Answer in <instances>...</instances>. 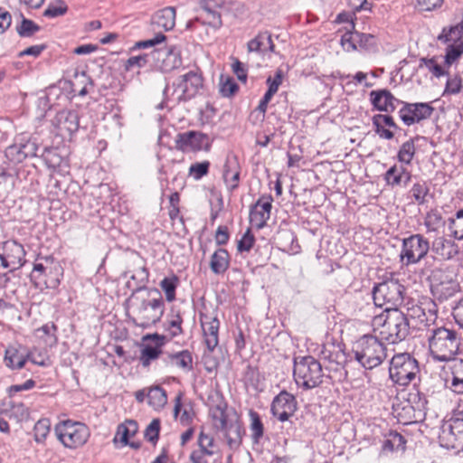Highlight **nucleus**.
Returning <instances> with one entry per match:
<instances>
[{
  "instance_id": "4be33fe9",
  "label": "nucleus",
  "mask_w": 463,
  "mask_h": 463,
  "mask_svg": "<svg viewBox=\"0 0 463 463\" xmlns=\"http://www.w3.org/2000/svg\"><path fill=\"white\" fill-rule=\"evenodd\" d=\"M162 362L165 367H175L184 372H190L193 369V355L188 350L165 353L162 357Z\"/></svg>"
},
{
  "instance_id": "a18cd8bd",
  "label": "nucleus",
  "mask_w": 463,
  "mask_h": 463,
  "mask_svg": "<svg viewBox=\"0 0 463 463\" xmlns=\"http://www.w3.org/2000/svg\"><path fill=\"white\" fill-rule=\"evenodd\" d=\"M5 154L6 158L14 164L22 163L24 159H26L23 152L20 141L18 140V137L15 138V143L9 146L5 149Z\"/></svg>"
},
{
  "instance_id": "a211bd4d",
  "label": "nucleus",
  "mask_w": 463,
  "mask_h": 463,
  "mask_svg": "<svg viewBox=\"0 0 463 463\" xmlns=\"http://www.w3.org/2000/svg\"><path fill=\"white\" fill-rule=\"evenodd\" d=\"M201 8L207 14L208 19L203 24H206L217 30L222 27V11L230 9L228 0H200Z\"/></svg>"
},
{
  "instance_id": "e433bc0d",
  "label": "nucleus",
  "mask_w": 463,
  "mask_h": 463,
  "mask_svg": "<svg viewBox=\"0 0 463 463\" xmlns=\"http://www.w3.org/2000/svg\"><path fill=\"white\" fill-rule=\"evenodd\" d=\"M138 430V426L136 420H128L125 423L119 424L117 430L115 439L119 437L123 445L128 444V439L133 437Z\"/></svg>"
},
{
  "instance_id": "20e7f679",
  "label": "nucleus",
  "mask_w": 463,
  "mask_h": 463,
  "mask_svg": "<svg viewBox=\"0 0 463 463\" xmlns=\"http://www.w3.org/2000/svg\"><path fill=\"white\" fill-rule=\"evenodd\" d=\"M430 283L433 299L439 304L451 300L461 291L457 274L449 267L434 269Z\"/></svg>"
},
{
  "instance_id": "09e8293b",
  "label": "nucleus",
  "mask_w": 463,
  "mask_h": 463,
  "mask_svg": "<svg viewBox=\"0 0 463 463\" xmlns=\"http://www.w3.org/2000/svg\"><path fill=\"white\" fill-rule=\"evenodd\" d=\"M16 31L21 37H30L40 31V26L30 19L23 18Z\"/></svg>"
},
{
  "instance_id": "c9c22d12",
  "label": "nucleus",
  "mask_w": 463,
  "mask_h": 463,
  "mask_svg": "<svg viewBox=\"0 0 463 463\" xmlns=\"http://www.w3.org/2000/svg\"><path fill=\"white\" fill-rule=\"evenodd\" d=\"M463 18L457 24L450 26L449 29L444 28L438 39L443 43L454 42V43L463 41Z\"/></svg>"
},
{
  "instance_id": "bf43d9fd",
  "label": "nucleus",
  "mask_w": 463,
  "mask_h": 463,
  "mask_svg": "<svg viewBox=\"0 0 463 463\" xmlns=\"http://www.w3.org/2000/svg\"><path fill=\"white\" fill-rule=\"evenodd\" d=\"M210 162L203 161L200 163L192 164L189 167V174L195 180L201 179L203 176L206 175L209 172Z\"/></svg>"
},
{
  "instance_id": "ddd939ff",
  "label": "nucleus",
  "mask_w": 463,
  "mask_h": 463,
  "mask_svg": "<svg viewBox=\"0 0 463 463\" xmlns=\"http://www.w3.org/2000/svg\"><path fill=\"white\" fill-rule=\"evenodd\" d=\"M401 104L402 107L399 110V116L406 126H411L430 118L434 111V108L430 103L402 101Z\"/></svg>"
},
{
  "instance_id": "5fc2aeb1",
  "label": "nucleus",
  "mask_w": 463,
  "mask_h": 463,
  "mask_svg": "<svg viewBox=\"0 0 463 463\" xmlns=\"http://www.w3.org/2000/svg\"><path fill=\"white\" fill-rule=\"evenodd\" d=\"M424 310H426V307L423 305V302L420 304H414L407 307V314H405V316L408 317V320H415L417 322L416 326H419V324L420 325L422 318L425 317Z\"/></svg>"
},
{
  "instance_id": "aec40b11",
  "label": "nucleus",
  "mask_w": 463,
  "mask_h": 463,
  "mask_svg": "<svg viewBox=\"0 0 463 463\" xmlns=\"http://www.w3.org/2000/svg\"><path fill=\"white\" fill-rule=\"evenodd\" d=\"M53 124L61 136H65L66 134L71 136L79 129L78 112L75 110H61L56 114Z\"/></svg>"
},
{
  "instance_id": "603ef678",
  "label": "nucleus",
  "mask_w": 463,
  "mask_h": 463,
  "mask_svg": "<svg viewBox=\"0 0 463 463\" xmlns=\"http://www.w3.org/2000/svg\"><path fill=\"white\" fill-rule=\"evenodd\" d=\"M359 33L358 32H346L342 35L341 44L343 48L347 51H354L359 45Z\"/></svg>"
},
{
  "instance_id": "69168bd1",
  "label": "nucleus",
  "mask_w": 463,
  "mask_h": 463,
  "mask_svg": "<svg viewBox=\"0 0 463 463\" xmlns=\"http://www.w3.org/2000/svg\"><path fill=\"white\" fill-rule=\"evenodd\" d=\"M238 90V85L232 78L220 83V92L223 97H231Z\"/></svg>"
},
{
  "instance_id": "79ce46f5",
  "label": "nucleus",
  "mask_w": 463,
  "mask_h": 463,
  "mask_svg": "<svg viewBox=\"0 0 463 463\" xmlns=\"http://www.w3.org/2000/svg\"><path fill=\"white\" fill-rule=\"evenodd\" d=\"M249 417L250 420V429L251 431V438L253 441L257 443L263 436L264 426L257 411L250 410L249 411Z\"/></svg>"
},
{
  "instance_id": "f257e3e1",
  "label": "nucleus",
  "mask_w": 463,
  "mask_h": 463,
  "mask_svg": "<svg viewBox=\"0 0 463 463\" xmlns=\"http://www.w3.org/2000/svg\"><path fill=\"white\" fill-rule=\"evenodd\" d=\"M130 308L129 317L133 324L148 328L161 319L164 314V300L160 292L154 290L146 298L132 296Z\"/></svg>"
},
{
  "instance_id": "8fccbe9b",
  "label": "nucleus",
  "mask_w": 463,
  "mask_h": 463,
  "mask_svg": "<svg viewBox=\"0 0 463 463\" xmlns=\"http://www.w3.org/2000/svg\"><path fill=\"white\" fill-rule=\"evenodd\" d=\"M429 191V186L424 181L415 183L411 189V195L418 204H423L426 202L425 198Z\"/></svg>"
},
{
  "instance_id": "bb28decb",
  "label": "nucleus",
  "mask_w": 463,
  "mask_h": 463,
  "mask_svg": "<svg viewBox=\"0 0 463 463\" xmlns=\"http://www.w3.org/2000/svg\"><path fill=\"white\" fill-rule=\"evenodd\" d=\"M373 125L374 127L375 133L383 139H392L394 137V134L390 129L385 128H398V126L393 120V118L389 115H383V114H377L374 115L372 118Z\"/></svg>"
},
{
  "instance_id": "864d4df0",
  "label": "nucleus",
  "mask_w": 463,
  "mask_h": 463,
  "mask_svg": "<svg viewBox=\"0 0 463 463\" xmlns=\"http://www.w3.org/2000/svg\"><path fill=\"white\" fill-rule=\"evenodd\" d=\"M437 302L434 300H426L423 302V305L426 307V310H424V318H422L420 322V326H427L433 323L437 317Z\"/></svg>"
},
{
  "instance_id": "6ab92c4d",
  "label": "nucleus",
  "mask_w": 463,
  "mask_h": 463,
  "mask_svg": "<svg viewBox=\"0 0 463 463\" xmlns=\"http://www.w3.org/2000/svg\"><path fill=\"white\" fill-rule=\"evenodd\" d=\"M272 201L271 195H263L251 206L250 210V222L257 229H262L267 224L270 217Z\"/></svg>"
},
{
  "instance_id": "0e129e2a",
  "label": "nucleus",
  "mask_w": 463,
  "mask_h": 463,
  "mask_svg": "<svg viewBox=\"0 0 463 463\" xmlns=\"http://www.w3.org/2000/svg\"><path fill=\"white\" fill-rule=\"evenodd\" d=\"M198 444L201 448L203 455H213V452L209 449L213 446V438L210 435L205 434L203 431H201L198 439Z\"/></svg>"
},
{
  "instance_id": "4d7b16f0",
  "label": "nucleus",
  "mask_w": 463,
  "mask_h": 463,
  "mask_svg": "<svg viewBox=\"0 0 463 463\" xmlns=\"http://www.w3.org/2000/svg\"><path fill=\"white\" fill-rule=\"evenodd\" d=\"M462 89V79L458 75H454L449 77L446 82L445 90L443 91V96L449 94L455 95L461 91Z\"/></svg>"
},
{
  "instance_id": "6e6d98bb",
  "label": "nucleus",
  "mask_w": 463,
  "mask_h": 463,
  "mask_svg": "<svg viewBox=\"0 0 463 463\" xmlns=\"http://www.w3.org/2000/svg\"><path fill=\"white\" fill-rule=\"evenodd\" d=\"M42 157L49 168H56L61 163V157L55 149L45 147Z\"/></svg>"
},
{
  "instance_id": "f8f14e48",
  "label": "nucleus",
  "mask_w": 463,
  "mask_h": 463,
  "mask_svg": "<svg viewBox=\"0 0 463 463\" xmlns=\"http://www.w3.org/2000/svg\"><path fill=\"white\" fill-rule=\"evenodd\" d=\"M174 86L176 100H187L194 98L203 88V77L197 71H190L180 76Z\"/></svg>"
},
{
  "instance_id": "9d476101",
  "label": "nucleus",
  "mask_w": 463,
  "mask_h": 463,
  "mask_svg": "<svg viewBox=\"0 0 463 463\" xmlns=\"http://www.w3.org/2000/svg\"><path fill=\"white\" fill-rule=\"evenodd\" d=\"M430 245L422 234H413L402 240L400 260L405 266L417 264L423 260Z\"/></svg>"
},
{
  "instance_id": "37998d69",
  "label": "nucleus",
  "mask_w": 463,
  "mask_h": 463,
  "mask_svg": "<svg viewBox=\"0 0 463 463\" xmlns=\"http://www.w3.org/2000/svg\"><path fill=\"white\" fill-rule=\"evenodd\" d=\"M415 155V145L412 139H410L406 142H404L397 154L398 161L404 165H408L411 163V160L413 159Z\"/></svg>"
},
{
  "instance_id": "6e6552de",
  "label": "nucleus",
  "mask_w": 463,
  "mask_h": 463,
  "mask_svg": "<svg viewBox=\"0 0 463 463\" xmlns=\"http://www.w3.org/2000/svg\"><path fill=\"white\" fill-rule=\"evenodd\" d=\"M404 287L397 280L389 279L375 285L373 288V299L376 307H383L384 312L397 307L403 301Z\"/></svg>"
},
{
  "instance_id": "f03ea898",
  "label": "nucleus",
  "mask_w": 463,
  "mask_h": 463,
  "mask_svg": "<svg viewBox=\"0 0 463 463\" xmlns=\"http://www.w3.org/2000/svg\"><path fill=\"white\" fill-rule=\"evenodd\" d=\"M374 332L391 344L404 340L410 332L408 317L400 309H392L376 316L373 321Z\"/></svg>"
},
{
  "instance_id": "393cba45",
  "label": "nucleus",
  "mask_w": 463,
  "mask_h": 463,
  "mask_svg": "<svg viewBox=\"0 0 463 463\" xmlns=\"http://www.w3.org/2000/svg\"><path fill=\"white\" fill-rule=\"evenodd\" d=\"M201 326L205 338V344L209 351H213L218 345V332L220 322L216 317H208L201 321Z\"/></svg>"
},
{
  "instance_id": "052dcab7",
  "label": "nucleus",
  "mask_w": 463,
  "mask_h": 463,
  "mask_svg": "<svg viewBox=\"0 0 463 463\" xmlns=\"http://www.w3.org/2000/svg\"><path fill=\"white\" fill-rule=\"evenodd\" d=\"M442 222L441 215L436 212L428 213L425 220L424 225L427 229L428 232H433L438 230Z\"/></svg>"
},
{
  "instance_id": "5701e85b",
  "label": "nucleus",
  "mask_w": 463,
  "mask_h": 463,
  "mask_svg": "<svg viewBox=\"0 0 463 463\" xmlns=\"http://www.w3.org/2000/svg\"><path fill=\"white\" fill-rule=\"evenodd\" d=\"M370 99L372 104L377 110L384 112L394 111L396 104H400L402 102L387 90L371 91Z\"/></svg>"
},
{
  "instance_id": "4468645a",
  "label": "nucleus",
  "mask_w": 463,
  "mask_h": 463,
  "mask_svg": "<svg viewBox=\"0 0 463 463\" xmlns=\"http://www.w3.org/2000/svg\"><path fill=\"white\" fill-rule=\"evenodd\" d=\"M59 267H49L35 263L30 279L36 288H56L60 284Z\"/></svg>"
},
{
  "instance_id": "de8ad7c7",
  "label": "nucleus",
  "mask_w": 463,
  "mask_h": 463,
  "mask_svg": "<svg viewBox=\"0 0 463 463\" xmlns=\"http://www.w3.org/2000/svg\"><path fill=\"white\" fill-rule=\"evenodd\" d=\"M463 53V41L449 44L446 49L445 64L450 66Z\"/></svg>"
},
{
  "instance_id": "c756f323",
  "label": "nucleus",
  "mask_w": 463,
  "mask_h": 463,
  "mask_svg": "<svg viewBox=\"0 0 463 463\" xmlns=\"http://www.w3.org/2000/svg\"><path fill=\"white\" fill-rule=\"evenodd\" d=\"M449 370L451 373L450 390L457 394H463V359H453Z\"/></svg>"
},
{
  "instance_id": "338daca9",
  "label": "nucleus",
  "mask_w": 463,
  "mask_h": 463,
  "mask_svg": "<svg viewBox=\"0 0 463 463\" xmlns=\"http://www.w3.org/2000/svg\"><path fill=\"white\" fill-rule=\"evenodd\" d=\"M8 353L9 352L7 351L5 358L6 365L12 369L23 368L25 364L26 359L17 353H14L12 355H8Z\"/></svg>"
},
{
  "instance_id": "4c0bfd02",
  "label": "nucleus",
  "mask_w": 463,
  "mask_h": 463,
  "mask_svg": "<svg viewBox=\"0 0 463 463\" xmlns=\"http://www.w3.org/2000/svg\"><path fill=\"white\" fill-rule=\"evenodd\" d=\"M18 140L20 141L25 158L37 156L39 143L36 137L22 134L18 136Z\"/></svg>"
},
{
  "instance_id": "c03bdc74",
  "label": "nucleus",
  "mask_w": 463,
  "mask_h": 463,
  "mask_svg": "<svg viewBox=\"0 0 463 463\" xmlns=\"http://www.w3.org/2000/svg\"><path fill=\"white\" fill-rule=\"evenodd\" d=\"M449 229L455 239L463 240V209L449 219Z\"/></svg>"
},
{
  "instance_id": "423d86ee",
  "label": "nucleus",
  "mask_w": 463,
  "mask_h": 463,
  "mask_svg": "<svg viewBox=\"0 0 463 463\" xmlns=\"http://www.w3.org/2000/svg\"><path fill=\"white\" fill-rule=\"evenodd\" d=\"M293 375L298 386L310 390L322 383L324 374L320 363L308 355L295 359Z\"/></svg>"
},
{
  "instance_id": "1a4fd4ad",
  "label": "nucleus",
  "mask_w": 463,
  "mask_h": 463,
  "mask_svg": "<svg viewBox=\"0 0 463 463\" xmlns=\"http://www.w3.org/2000/svg\"><path fill=\"white\" fill-rule=\"evenodd\" d=\"M420 373L418 361L408 353L395 354L391 360L390 378L393 383L406 386Z\"/></svg>"
},
{
  "instance_id": "13d9d810",
  "label": "nucleus",
  "mask_w": 463,
  "mask_h": 463,
  "mask_svg": "<svg viewBox=\"0 0 463 463\" xmlns=\"http://www.w3.org/2000/svg\"><path fill=\"white\" fill-rule=\"evenodd\" d=\"M67 10V5L62 0H59L56 5H49L43 15L49 18H54L65 14Z\"/></svg>"
},
{
  "instance_id": "412c9836",
  "label": "nucleus",
  "mask_w": 463,
  "mask_h": 463,
  "mask_svg": "<svg viewBox=\"0 0 463 463\" xmlns=\"http://www.w3.org/2000/svg\"><path fill=\"white\" fill-rule=\"evenodd\" d=\"M430 250L444 260H451L459 253L458 245L453 240L444 236L435 238Z\"/></svg>"
},
{
  "instance_id": "e2e57ef3",
  "label": "nucleus",
  "mask_w": 463,
  "mask_h": 463,
  "mask_svg": "<svg viewBox=\"0 0 463 463\" xmlns=\"http://www.w3.org/2000/svg\"><path fill=\"white\" fill-rule=\"evenodd\" d=\"M160 430V420L158 419H154L149 425L146 427L145 430V438L152 442L156 443L158 439Z\"/></svg>"
},
{
  "instance_id": "680f3d73",
  "label": "nucleus",
  "mask_w": 463,
  "mask_h": 463,
  "mask_svg": "<svg viewBox=\"0 0 463 463\" xmlns=\"http://www.w3.org/2000/svg\"><path fill=\"white\" fill-rule=\"evenodd\" d=\"M255 237L251 233L250 230L248 229L246 232L242 235L241 239L238 241L237 250L240 252H249L253 247Z\"/></svg>"
},
{
  "instance_id": "a19ab883",
  "label": "nucleus",
  "mask_w": 463,
  "mask_h": 463,
  "mask_svg": "<svg viewBox=\"0 0 463 463\" xmlns=\"http://www.w3.org/2000/svg\"><path fill=\"white\" fill-rule=\"evenodd\" d=\"M179 283L177 276L165 277L160 282V288L165 295V299L168 302H173L175 299V290Z\"/></svg>"
},
{
  "instance_id": "774afa93",
  "label": "nucleus",
  "mask_w": 463,
  "mask_h": 463,
  "mask_svg": "<svg viewBox=\"0 0 463 463\" xmlns=\"http://www.w3.org/2000/svg\"><path fill=\"white\" fill-rule=\"evenodd\" d=\"M452 315L457 324L463 329V298L452 307Z\"/></svg>"
},
{
  "instance_id": "3c124183",
  "label": "nucleus",
  "mask_w": 463,
  "mask_h": 463,
  "mask_svg": "<svg viewBox=\"0 0 463 463\" xmlns=\"http://www.w3.org/2000/svg\"><path fill=\"white\" fill-rule=\"evenodd\" d=\"M149 272L146 267L136 269L130 276V279L135 282V290H141L148 281Z\"/></svg>"
},
{
  "instance_id": "39448f33",
  "label": "nucleus",
  "mask_w": 463,
  "mask_h": 463,
  "mask_svg": "<svg viewBox=\"0 0 463 463\" xmlns=\"http://www.w3.org/2000/svg\"><path fill=\"white\" fill-rule=\"evenodd\" d=\"M354 359L365 369L380 365L386 358V348L378 337L371 335L362 336L354 345Z\"/></svg>"
},
{
  "instance_id": "dca6fc26",
  "label": "nucleus",
  "mask_w": 463,
  "mask_h": 463,
  "mask_svg": "<svg viewBox=\"0 0 463 463\" xmlns=\"http://www.w3.org/2000/svg\"><path fill=\"white\" fill-rule=\"evenodd\" d=\"M156 66L164 72L172 71L182 65L181 51L177 46H170L152 52Z\"/></svg>"
},
{
  "instance_id": "ea45409f",
  "label": "nucleus",
  "mask_w": 463,
  "mask_h": 463,
  "mask_svg": "<svg viewBox=\"0 0 463 463\" xmlns=\"http://www.w3.org/2000/svg\"><path fill=\"white\" fill-rule=\"evenodd\" d=\"M183 318L179 313H172L165 322L164 327L170 335V337H175L183 334Z\"/></svg>"
},
{
  "instance_id": "f3484780",
  "label": "nucleus",
  "mask_w": 463,
  "mask_h": 463,
  "mask_svg": "<svg viewBox=\"0 0 463 463\" xmlns=\"http://www.w3.org/2000/svg\"><path fill=\"white\" fill-rule=\"evenodd\" d=\"M296 410V398L286 391L280 392L273 399L270 408L272 415L281 422L288 420Z\"/></svg>"
},
{
  "instance_id": "7ed1b4c3",
  "label": "nucleus",
  "mask_w": 463,
  "mask_h": 463,
  "mask_svg": "<svg viewBox=\"0 0 463 463\" xmlns=\"http://www.w3.org/2000/svg\"><path fill=\"white\" fill-rule=\"evenodd\" d=\"M461 337L452 327L439 326L431 330L429 347L434 360L439 362L453 360L458 353Z\"/></svg>"
},
{
  "instance_id": "2f4dec72",
  "label": "nucleus",
  "mask_w": 463,
  "mask_h": 463,
  "mask_svg": "<svg viewBox=\"0 0 463 463\" xmlns=\"http://www.w3.org/2000/svg\"><path fill=\"white\" fill-rule=\"evenodd\" d=\"M230 266V256L228 251L225 249H218L216 250L210 260V269L211 270L216 274H223Z\"/></svg>"
},
{
  "instance_id": "72a5a7b5",
  "label": "nucleus",
  "mask_w": 463,
  "mask_h": 463,
  "mask_svg": "<svg viewBox=\"0 0 463 463\" xmlns=\"http://www.w3.org/2000/svg\"><path fill=\"white\" fill-rule=\"evenodd\" d=\"M146 398L148 405L156 411L164 408L167 402L166 392L158 385L148 388Z\"/></svg>"
},
{
  "instance_id": "58836bf2",
  "label": "nucleus",
  "mask_w": 463,
  "mask_h": 463,
  "mask_svg": "<svg viewBox=\"0 0 463 463\" xmlns=\"http://www.w3.org/2000/svg\"><path fill=\"white\" fill-rule=\"evenodd\" d=\"M226 407L227 406L225 403H220L211 411L212 417L214 421V426L219 430L226 428V425L232 420L228 419Z\"/></svg>"
},
{
  "instance_id": "c85d7f7f",
  "label": "nucleus",
  "mask_w": 463,
  "mask_h": 463,
  "mask_svg": "<svg viewBox=\"0 0 463 463\" xmlns=\"http://www.w3.org/2000/svg\"><path fill=\"white\" fill-rule=\"evenodd\" d=\"M221 431L224 432L227 444L231 449L238 448L241 444L244 430L238 420H231Z\"/></svg>"
},
{
  "instance_id": "49530a36",
  "label": "nucleus",
  "mask_w": 463,
  "mask_h": 463,
  "mask_svg": "<svg viewBox=\"0 0 463 463\" xmlns=\"http://www.w3.org/2000/svg\"><path fill=\"white\" fill-rule=\"evenodd\" d=\"M51 430L50 420L43 418L39 420L33 428L34 439L36 442H43Z\"/></svg>"
},
{
  "instance_id": "cd10ccee",
  "label": "nucleus",
  "mask_w": 463,
  "mask_h": 463,
  "mask_svg": "<svg viewBox=\"0 0 463 463\" xmlns=\"http://www.w3.org/2000/svg\"><path fill=\"white\" fill-rule=\"evenodd\" d=\"M250 52L264 53L267 51L275 52V44L273 43L271 34L269 32L260 33L255 38L250 40L248 44Z\"/></svg>"
},
{
  "instance_id": "0eeeda50",
  "label": "nucleus",
  "mask_w": 463,
  "mask_h": 463,
  "mask_svg": "<svg viewBox=\"0 0 463 463\" xmlns=\"http://www.w3.org/2000/svg\"><path fill=\"white\" fill-rule=\"evenodd\" d=\"M54 432L59 441L71 449L82 447L90 436V429L86 424L71 420L56 424Z\"/></svg>"
},
{
  "instance_id": "2eb2a0df",
  "label": "nucleus",
  "mask_w": 463,
  "mask_h": 463,
  "mask_svg": "<svg viewBox=\"0 0 463 463\" xmlns=\"http://www.w3.org/2000/svg\"><path fill=\"white\" fill-rule=\"evenodd\" d=\"M439 440L447 448L463 446V420L457 418L445 422L441 427Z\"/></svg>"
},
{
  "instance_id": "b1692460",
  "label": "nucleus",
  "mask_w": 463,
  "mask_h": 463,
  "mask_svg": "<svg viewBox=\"0 0 463 463\" xmlns=\"http://www.w3.org/2000/svg\"><path fill=\"white\" fill-rule=\"evenodd\" d=\"M411 179V174L407 169L406 165L400 164H395L392 167H390L385 175L384 180L387 184L391 186H407Z\"/></svg>"
},
{
  "instance_id": "9b49d317",
  "label": "nucleus",
  "mask_w": 463,
  "mask_h": 463,
  "mask_svg": "<svg viewBox=\"0 0 463 463\" xmlns=\"http://www.w3.org/2000/svg\"><path fill=\"white\" fill-rule=\"evenodd\" d=\"M175 148L184 153L209 151L212 139L207 134L200 131L189 130L178 133L175 139Z\"/></svg>"
},
{
  "instance_id": "7c9ffc66",
  "label": "nucleus",
  "mask_w": 463,
  "mask_h": 463,
  "mask_svg": "<svg viewBox=\"0 0 463 463\" xmlns=\"http://www.w3.org/2000/svg\"><path fill=\"white\" fill-rule=\"evenodd\" d=\"M222 178L230 190H234L239 185L240 166L235 159H227L224 166Z\"/></svg>"
},
{
  "instance_id": "f704fd0d",
  "label": "nucleus",
  "mask_w": 463,
  "mask_h": 463,
  "mask_svg": "<svg viewBox=\"0 0 463 463\" xmlns=\"http://www.w3.org/2000/svg\"><path fill=\"white\" fill-rule=\"evenodd\" d=\"M162 353L161 346L143 344L141 346L139 362L143 367H148L151 362L156 360Z\"/></svg>"
},
{
  "instance_id": "473e14b6",
  "label": "nucleus",
  "mask_w": 463,
  "mask_h": 463,
  "mask_svg": "<svg viewBox=\"0 0 463 463\" xmlns=\"http://www.w3.org/2000/svg\"><path fill=\"white\" fill-rule=\"evenodd\" d=\"M154 23L165 31L172 30L175 24V8L165 7L156 13L153 18Z\"/></svg>"
},
{
  "instance_id": "a878e982",
  "label": "nucleus",
  "mask_w": 463,
  "mask_h": 463,
  "mask_svg": "<svg viewBox=\"0 0 463 463\" xmlns=\"http://www.w3.org/2000/svg\"><path fill=\"white\" fill-rule=\"evenodd\" d=\"M3 250L9 262L14 265V269H18L24 266L25 250L21 243L16 241H7L4 242Z\"/></svg>"
}]
</instances>
